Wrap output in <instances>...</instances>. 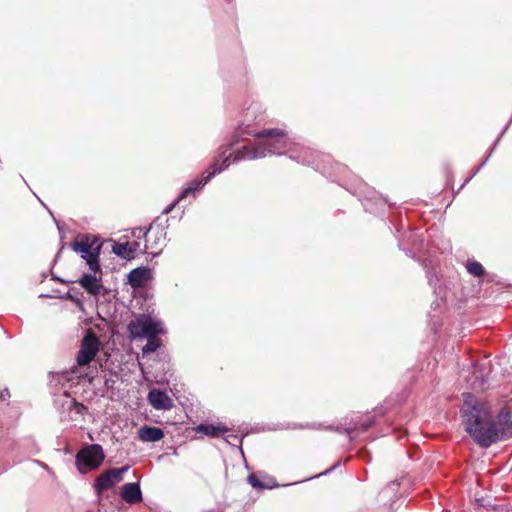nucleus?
<instances>
[{
    "label": "nucleus",
    "mask_w": 512,
    "mask_h": 512,
    "mask_svg": "<svg viewBox=\"0 0 512 512\" xmlns=\"http://www.w3.org/2000/svg\"><path fill=\"white\" fill-rule=\"evenodd\" d=\"M240 141L245 136H254L262 141L253 147L243 146L235 151L234 162L245 159H261L267 155H288V157L300 164L313 167L315 170L325 174V169L320 167L322 155L310 148L292 142L285 130L279 128H267L256 131L249 123H241L237 127Z\"/></svg>",
    "instance_id": "nucleus-1"
},
{
    "label": "nucleus",
    "mask_w": 512,
    "mask_h": 512,
    "mask_svg": "<svg viewBox=\"0 0 512 512\" xmlns=\"http://www.w3.org/2000/svg\"><path fill=\"white\" fill-rule=\"evenodd\" d=\"M460 414L464 430L481 448L502 442L490 406L472 393L463 394Z\"/></svg>",
    "instance_id": "nucleus-2"
},
{
    "label": "nucleus",
    "mask_w": 512,
    "mask_h": 512,
    "mask_svg": "<svg viewBox=\"0 0 512 512\" xmlns=\"http://www.w3.org/2000/svg\"><path fill=\"white\" fill-rule=\"evenodd\" d=\"M240 142L238 131L236 130L227 145L219 148L218 158L210 165V171L206 176L201 175L193 179L187 187H185L179 194V199L186 198L193 192L200 191L212 178L226 170L234 162V153L227 152Z\"/></svg>",
    "instance_id": "nucleus-3"
},
{
    "label": "nucleus",
    "mask_w": 512,
    "mask_h": 512,
    "mask_svg": "<svg viewBox=\"0 0 512 512\" xmlns=\"http://www.w3.org/2000/svg\"><path fill=\"white\" fill-rule=\"evenodd\" d=\"M102 242L91 234H82L80 241H74L71 243V249L79 253L81 258L85 260L88 268L94 274L102 275V269L100 265V253L102 249Z\"/></svg>",
    "instance_id": "nucleus-4"
},
{
    "label": "nucleus",
    "mask_w": 512,
    "mask_h": 512,
    "mask_svg": "<svg viewBox=\"0 0 512 512\" xmlns=\"http://www.w3.org/2000/svg\"><path fill=\"white\" fill-rule=\"evenodd\" d=\"M168 219L160 221V218H156L145 230L144 239L147 243L145 244L142 251L143 254H148L151 258H155L160 255L163 248L166 246Z\"/></svg>",
    "instance_id": "nucleus-5"
},
{
    "label": "nucleus",
    "mask_w": 512,
    "mask_h": 512,
    "mask_svg": "<svg viewBox=\"0 0 512 512\" xmlns=\"http://www.w3.org/2000/svg\"><path fill=\"white\" fill-rule=\"evenodd\" d=\"M105 460V453L100 444H84L75 456V465L80 474H87L98 469Z\"/></svg>",
    "instance_id": "nucleus-6"
},
{
    "label": "nucleus",
    "mask_w": 512,
    "mask_h": 512,
    "mask_svg": "<svg viewBox=\"0 0 512 512\" xmlns=\"http://www.w3.org/2000/svg\"><path fill=\"white\" fill-rule=\"evenodd\" d=\"M128 332L130 338L135 340L164 334L165 328L161 321L154 319L150 314L142 313L128 324Z\"/></svg>",
    "instance_id": "nucleus-7"
},
{
    "label": "nucleus",
    "mask_w": 512,
    "mask_h": 512,
    "mask_svg": "<svg viewBox=\"0 0 512 512\" xmlns=\"http://www.w3.org/2000/svg\"><path fill=\"white\" fill-rule=\"evenodd\" d=\"M362 203L365 211L372 214H379L383 211L387 201L380 197L377 192L367 184H360L354 191H351Z\"/></svg>",
    "instance_id": "nucleus-8"
},
{
    "label": "nucleus",
    "mask_w": 512,
    "mask_h": 512,
    "mask_svg": "<svg viewBox=\"0 0 512 512\" xmlns=\"http://www.w3.org/2000/svg\"><path fill=\"white\" fill-rule=\"evenodd\" d=\"M129 469L130 465H125L120 468H108L98 475L93 484L97 497L101 499L103 492L120 482Z\"/></svg>",
    "instance_id": "nucleus-9"
},
{
    "label": "nucleus",
    "mask_w": 512,
    "mask_h": 512,
    "mask_svg": "<svg viewBox=\"0 0 512 512\" xmlns=\"http://www.w3.org/2000/svg\"><path fill=\"white\" fill-rule=\"evenodd\" d=\"M100 345L98 336L91 330L86 331L77 354V364L79 366L90 364L99 352Z\"/></svg>",
    "instance_id": "nucleus-10"
},
{
    "label": "nucleus",
    "mask_w": 512,
    "mask_h": 512,
    "mask_svg": "<svg viewBox=\"0 0 512 512\" xmlns=\"http://www.w3.org/2000/svg\"><path fill=\"white\" fill-rule=\"evenodd\" d=\"M494 423L502 442L512 438V410L510 407L503 406L494 416Z\"/></svg>",
    "instance_id": "nucleus-11"
},
{
    "label": "nucleus",
    "mask_w": 512,
    "mask_h": 512,
    "mask_svg": "<svg viewBox=\"0 0 512 512\" xmlns=\"http://www.w3.org/2000/svg\"><path fill=\"white\" fill-rule=\"evenodd\" d=\"M88 294L98 296L103 289L102 277L96 274L83 273L76 281Z\"/></svg>",
    "instance_id": "nucleus-12"
},
{
    "label": "nucleus",
    "mask_w": 512,
    "mask_h": 512,
    "mask_svg": "<svg viewBox=\"0 0 512 512\" xmlns=\"http://www.w3.org/2000/svg\"><path fill=\"white\" fill-rule=\"evenodd\" d=\"M151 278V269L146 266H140L132 269L127 274V284L133 288H142Z\"/></svg>",
    "instance_id": "nucleus-13"
},
{
    "label": "nucleus",
    "mask_w": 512,
    "mask_h": 512,
    "mask_svg": "<svg viewBox=\"0 0 512 512\" xmlns=\"http://www.w3.org/2000/svg\"><path fill=\"white\" fill-rule=\"evenodd\" d=\"M120 497L128 504H137L143 500L139 482L125 483L120 490Z\"/></svg>",
    "instance_id": "nucleus-14"
},
{
    "label": "nucleus",
    "mask_w": 512,
    "mask_h": 512,
    "mask_svg": "<svg viewBox=\"0 0 512 512\" xmlns=\"http://www.w3.org/2000/svg\"><path fill=\"white\" fill-rule=\"evenodd\" d=\"M148 401L157 410H169L173 407V400L166 391L160 389L150 390Z\"/></svg>",
    "instance_id": "nucleus-15"
},
{
    "label": "nucleus",
    "mask_w": 512,
    "mask_h": 512,
    "mask_svg": "<svg viewBox=\"0 0 512 512\" xmlns=\"http://www.w3.org/2000/svg\"><path fill=\"white\" fill-rule=\"evenodd\" d=\"M375 422V416L367 417L364 421L360 420L359 416L351 418V420L345 424V433L347 434L349 441L353 440V432H366L368 431Z\"/></svg>",
    "instance_id": "nucleus-16"
},
{
    "label": "nucleus",
    "mask_w": 512,
    "mask_h": 512,
    "mask_svg": "<svg viewBox=\"0 0 512 512\" xmlns=\"http://www.w3.org/2000/svg\"><path fill=\"white\" fill-rule=\"evenodd\" d=\"M139 438L144 442H158L164 438V430L157 426L144 425L138 430Z\"/></svg>",
    "instance_id": "nucleus-17"
},
{
    "label": "nucleus",
    "mask_w": 512,
    "mask_h": 512,
    "mask_svg": "<svg viewBox=\"0 0 512 512\" xmlns=\"http://www.w3.org/2000/svg\"><path fill=\"white\" fill-rule=\"evenodd\" d=\"M196 432L202 433L204 435H207L209 437H219L223 435L224 433L228 432L229 428L222 424H213V423H200L198 426L195 427Z\"/></svg>",
    "instance_id": "nucleus-18"
},
{
    "label": "nucleus",
    "mask_w": 512,
    "mask_h": 512,
    "mask_svg": "<svg viewBox=\"0 0 512 512\" xmlns=\"http://www.w3.org/2000/svg\"><path fill=\"white\" fill-rule=\"evenodd\" d=\"M62 407L69 411V418L72 420L75 419L72 413L75 415H83L87 411V407L84 404L78 402L75 398H72L66 394L64 395L62 401Z\"/></svg>",
    "instance_id": "nucleus-19"
},
{
    "label": "nucleus",
    "mask_w": 512,
    "mask_h": 512,
    "mask_svg": "<svg viewBox=\"0 0 512 512\" xmlns=\"http://www.w3.org/2000/svg\"><path fill=\"white\" fill-rule=\"evenodd\" d=\"M83 296L82 292L77 288H72L70 291L62 295H51V294H41V298H59L62 300H69L75 303L78 307L83 308V301L81 297Z\"/></svg>",
    "instance_id": "nucleus-20"
},
{
    "label": "nucleus",
    "mask_w": 512,
    "mask_h": 512,
    "mask_svg": "<svg viewBox=\"0 0 512 512\" xmlns=\"http://www.w3.org/2000/svg\"><path fill=\"white\" fill-rule=\"evenodd\" d=\"M247 481H248V483L254 489H258V490H261V489H273V488H276V487L279 486L278 483L276 482L275 478L270 477L269 478V483H265V482L260 480V478H259L257 473H251L247 477Z\"/></svg>",
    "instance_id": "nucleus-21"
},
{
    "label": "nucleus",
    "mask_w": 512,
    "mask_h": 512,
    "mask_svg": "<svg viewBox=\"0 0 512 512\" xmlns=\"http://www.w3.org/2000/svg\"><path fill=\"white\" fill-rule=\"evenodd\" d=\"M112 252L125 260H131L134 258V255L131 254L130 250V244L129 242L120 243V242H114L112 246Z\"/></svg>",
    "instance_id": "nucleus-22"
},
{
    "label": "nucleus",
    "mask_w": 512,
    "mask_h": 512,
    "mask_svg": "<svg viewBox=\"0 0 512 512\" xmlns=\"http://www.w3.org/2000/svg\"><path fill=\"white\" fill-rule=\"evenodd\" d=\"M147 343L142 347V356L146 357L156 352L161 346L162 341L158 336L147 337Z\"/></svg>",
    "instance_id": "nucleus-23"
},
{
    "label": "nucleus",
    "mask_w": 512,
    "mask_h": 512,
    "mask_svg": "<svg viewBox=\"0 0 512 512\" xmlns=\"http://www.w3.org/2000/svg\"><path fill=\"white\" fill-rule=\"evenodd\" d=\"M466 269L469 274L474 277H483L485 275V269L483 265L475 260H469L466 263Z\"/></svg>",
    "instance_id": "nucleus-24"
},
{
    "label": "nucleus",
    "mask_w": 512,
    "mask_h": 512,
    "mask_svg": "<svg viewBox=\"0 0 512 512\" xmlns=\"http://www.w3.org/2000/svg\"><path fill=\"white\" fill-rule=\"evenodd\" d=\"M340 465H341V461L339 460L334 465H332L330 468L326 469L325 471H323V472H321L319 474H316L314 476H311V477L305 479V481L312 480V479H315V478H319V477H322V476H327L330 473H332L334 470H336ZM300 482H304V480L299 481L298 483H300Z\"/></svg>",
    "instance_id": "nucleus-25"
},
{
    "label": "nucleus",
    "mask_w": 512,
    "mask_h": 512,
    "mask_svg": "<svg viewBox=\"0 0 512 512\" xmlns=\"http://www.w3.org/2000/svg\"><path fill=\"white\" fill-rule=\"evenodd\" d=\"M226 442L233 447H241L243 442V437H240L236 434H230L226 438Z\"/></svg>",
    "instance_id": "nucleus-26"
},
{
    "label": "nucleus",
    "mask_w": 512,
    "mask_h": 512,
    "mask_svg": "<svg viewBox=\"0 0 512 512\" xmlns=\"http://www.w3.org/2000/svg\"><path fill=\"white\" fill-rule=\"evenodd\" d=\"M426 277L428 279V283H429L430 286H434L439 281V279H438V277H437V275H436L434 270L428 269L426 271Z\"/></svg>",
    "instance_id": "nucleus-27"
},
{
    "label": "nucleus",
    "mask_w": 512,
    "mask_h": 512,
    "mask_svg": "<svg viewBox=\"0 0 512 512\" xmlns=\"http://www.w3.org/2000/svg\"><path fill=\"white\" fill-rule=\"evenodd\" d=\"M167 358H168V355H167V354H165V353H163V352H161V353H157V355H156V359H155V360H157V361H159V362H162V368H161V369H162V371H163L164 373H166V367H165V365H166V364H168V362H167Z\"/></svg>",
    "instance_id": "nucleus-28"
},
{
    "label": "nucleus",
    "mask_w": 512,
    "mask_h": 512,
    "mask_svg": "<svg viewBox=\"0 0 512 512\" xmlns=\"http://www.w3.org/2000/svg\"><path fill=\"white\" fill-rule=\"evenodd\" d=\"M148 227H136L132 230V236L133 237H136L138 239H141V238H144V233H145V230L147 229Z\"/></svg>",
    "instance_id": "nucleus-29"
},
{
    "label": "nucleus",
    "mask_w": 512,
    "mask_h": 512,
    "mask_svg": "<svg viewBox=\"0 0 512 512\" xmlns=\"http://www.w3.org/2000/svg\"><path fill=\"white\" fill-rule=\"evenodd\" d=\"M181 200L182 199H179V196H178L171 204H169L168 206H166L164 208L162 213L165 215L169 214Z\"/></svg>",
    "instance_id": "nucleus-30"
},
{
    "label": "nucleus",
    "mask_w": 512,
    "mask_h": 512,
    "mask_svg": "<svg viewBox=\"0 0 512 512\" xmlns=\"http://www.w3.org/2000/svg\"><path fill=\"white\" fill-rule=\"evenodd\" d=\"M129 244H130L131 254L135 256V252L139 249L140 243L133 241V242H129Z\"/></svg>",
    "instance_id": "nucleus-31"
},
{
    "label": "nucleus",
    "mask_w": 512,
    "mask_h": 512,
    "mask_svg": "<svg viewBox=\"0 0 512 512\" xmlns=\"http://www.w3.org/2000/svg\"><path fill=\"white\" fill-rule=\"evenodd\" d=\"M51 279L63 284L70 283L71 281L65 280L62 277H59V275H55L53 272H51Z\"/></svg>",
    "instance_id": "nucleus-32"
},
{
    "label": "nucleus",
    "mask_w": 512,
    "mask_h": 512,
    "mask_svg": "<svg viewBox=\"0 0 512 512\" xmlns=\"http://www.w3.org/2000/svg\"><path fill=\"white\" fill-rule=\"evenodd\" d=\"M65 247V244H62V246L60 247V249L58 250V252L56 253L53 261H52V266L56 265L57 261L59 260V258L61 257V254H62V251Z\"/></svg>",
    "instance_id": "nucleus-33"
},
{
    "label": "nucleus",
    "mask_w": 512,
    "mask_h": 512,
    "mask_svg": "<svg viewBox=\"0 0 512 512\" xmlns=\"http://www.w3.org/2000/svg\"><path fill=\"white\" fill-rule=\"evenodd\" d=\"M8 397H10V393L8 389H4L0 392V398L2 401H5Z\"/></svg>",
    "instance_id": "nucleus-34"
},
{
    "label": "nucleus",
    "mask_w": 512,
    "mask_h": 512,
    "mask_svg": "<svg viewBox=\"0 0 512 512\" xmlns=\"http://www.w3.org/2000/svg\"><path fill=\"white\" fill-rule=\"evenodd\" d=\"M345 426H329V430H332V431H336V432H339V433H345V430H344Z\"/></svg>",
    "instance_id": "nucleus-35"
},
{
    "label": "nucleus",
    "mask_w": 512,
    "mask_h": 512,
    "mask_svg": "<svg viewBox=\"0 0 512 512\" xmlns=\"http://www.w3.org/2000/svg\"><path fill=\"white\" fill-rule=\"evenodd\" d=\"M255 110L253 109L252 106H250L249 108H247V112H246V118L249 117V115L251 114V116L254 114Z\"/></svg>",
    "instance_id": "nucleus-36"
},
{
    "label": "nucleus",
    "mask_w": 512,
    "mask_h": 512,
    "mask_svg": "<svg viewBox=\"0 0 512 512\" xmlns=\"http://www.w3.org/2000/svg\"><path fill=\"white\" fill-rule=\"evenodd\" d=\"M54 221H55V223H56V226H57V228H58L59 232H61V231H62V227H61V225H60V222H59V221H57L55 218H54Z\"/></svg>",
    "instance_id": "nucleus-37"
},
{
    "label": "nucleus",
    "mask_w": 512,
    "mask_h": 512,
    "mask_svg": "<svg viewBox=\"0 0 512 512\" xmlns=\"http://www.w3.org/2000/svg\"><path fill=\"white\" fill-rule=\"evenodd\" d=\"M484 370H486V368H482L481 371H480V376H476V379H479V378H482L484 376Z\"/></svg>",
    "instance_id": "nucleus-38"
},
{
    "label": "nucleus",
    "mask_w": 512,
    "mask_h": 512,
    "mask_svg": "<svg viewBox=\"0 0 512 512\" xmlns=\"http://www.w3.org/2000/svg\"><path fill=\"white\" fill-rule=\"evenodd\" d=\"M9 468H10V466H9V465H6L3 469H1V470H0V475H1L2 473H4L5 471H7Z\"/></svg>",
    "instance_id": "nucleus-39"
},
{
    "label": "nucleus",
    "mask_w": 512,
    "mask_h": 512,
    "mask_svg": "<svg viewBox=\"0 0 512 512\" xmlns=\"http://www.w3.org/2000/svg\"><path fill=\"white\" fill-rule=\"evenodd\" d=\"M36 463L39 464L40 466L45 467V468L48 467L46 464L42 463L41 461L36 460Z\"/></svg>",
    "instance_id": "nucleus-40"
},
{
    "label": "nucleus",
    "mask_w": 512,
    "mask_h": 512,
    "mask_svg": "<svg viewBox=\"0 0 512 512\" xmlns=\"http://www.w3.org/2000/svg\"><path fill=\"white\" fill-rule=\"evenodd\" d=\"M54 293H55L54 295H61L60 291L58 289L54 290Z\"/></svg>",
    "instance_id": "nucleus-41"
},
{
    "label": "nucleus",
    "mask_w": 512,
    "mask_h": 512,
    "mask_svg": "<svg viewBox=\"0 0 512 512\" xmlns=\"http://www.w3.org/2000/svg\"><path fill=\"white\" fill-rule=\"evenodd\" d=\"M378 414L383 415V414H384V411H382V409H380V410L378 411Z\"/></svg>",
    "instance_id": "nucleus-42"
}]
</instances>
